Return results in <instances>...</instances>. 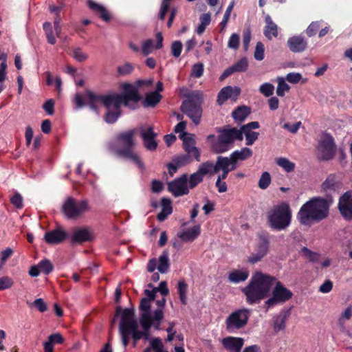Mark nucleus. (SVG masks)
Masks as SVG:
<instances>
[{"label": "nucleus", "instance_id": "1", "mask_svg": "<svg viewBox=\"0 0 352 352\" xmlns=\"http://www.w3.org/2000/svg\"><path fill=\"white\" fill-rule=\"evenodd\" d=\"M329 207L330 202L327 199L315 197L300 207L296 218L301 225L311 226L327 218Z\"/></svg>", "mask_w": 352, "mask_h": 352}, {"label": "nucleus", "instance_id": "2", "mask_svg": "<svg viewBox=\"0 0 352 352\" xmlns=\"http://www.w3.org/2000/svg\"><path fill=\"white\" fill-rule=\"evenodd\" d=\"M276 278L274 276L256 272L252 276L249 284L242 292L246 296V301L250 305L256 304L265 298L269 294Z\"/></svg>", "mask_w": 352, "mask_h": 352}, {"label": "nucleus", "instance_id": "3", "mask_svg": "<svg viewBox=\"0 0 352 352\" xmlns=\"http://www.w3.org/2000/svg\"><path fill=\"white\" fill-rule=\"evenodd\" d=\"M136 129H130L118 133L116 136L117 146H111V148L120 157L129 160L140 169L144 170V162L140 156L134 151L135 145V135Z\"/></svg>", "mask_w": 352, "mask_h": 352}, {"label": "nucleus", "instance_id": "4", "mask_svg": "<svg viewBox=\"0 0 352 352\" xmlns=\"http://www.w3.org/2000/svg\"><path fill=\"white\" fill-rule=\"evenodd\" d=\"M138 327V322L134 318L133 310L131 309H124L121 314L119 332L124 348L128 345L131 336L135 343L143 338L144 332L139 331Z\"/></svg>", "mask_w": 352, "mask_h": 352}, {"label": "nucleus", "instance_id": "5", "mask_svg": "<svg viewBox=\"0 0 352 352\" xmlns=\"http://www.w3.org/2000/svg\"><path fill=\"white\" fill-rule=\"evenodd\" d=\"M292 210L287 202L274 206L267 213V222L276 230H285L291 223Z\"/></svg>", "mask_w": 352, "mask_h": 352}, {"label": "nucleus", "instance_id": "6", "mask_svg": "<svg viewBox=\"0 0 352 352\" xmlns=\"http://www.w3.org/2000/svg\"><path fill=\"white\" fill-rule=\"evenodd\" d=\"M186 98L182 104L181 110L192 120L195 125H198L200 123L203 112L202 94L200 91H194L189 93Z\"/></svg>", "mask_w": 352, "mask_h": 352}, {"label": "nucleus", "instance_id": "7", "mask_svg": "<svg viewBox=\"0 0 352 352\" xmlns=\"http://www.w3.org/2000/svg\"><path fill=\"white\" fill-rule=\"evenodd\" d=\"M217 140L212 144V149L216 153H222L231 148L236 140L241 139V133L235 127H228L219 130Z\"/></svg>", "mask_w": 352, "mask_h": 352}, {"label": "nucleus", "instance_id": "8", "mask_svg": "<svg viewBox=\"0 0 352 352\" xmlns=\"http://www.w3.org/2000/svg\"><path fill=\"white\" fill-rule=\"evenodd\" d=\"M250 314V310L245 308L232 312L225 321L227 331L229 333H234L244 328L248 324Z\"/></svg>", "mask_w": 352, "mask_h": 352}, {"label": "nucleus", "instance_id": "9", "mask_svg": "<svg viewBox=\"0 0 352 352\" xmlns=\"http://www.w3.org/2000/svg\"><path fill=\"white\" fill-rule=\"evenodd\" d=\"M89 210L87 200L76 201L68 197L62 206V211L67 219H76Z\"/></svg>", "mask_w": 352, "mask_h": 352}, {"label": "nucleus", "instance_id": "10", "mask_svg": "<svg viewBox=\"0 0 352 352\" xmlns=\"http://www.w3.org/2000/svg\"><path fill=\"white\" fill-rule=\"evenodd\" d=\"M317 157L320 160L328 161L331 160L336 151V145L333 138L327 133L322 135L316 148Z\"/></svg>", "mask_w": 352, "mask_h": 352}, {"label": "nucleus", "instance_id": "11", "mask_svg": "<svg viewBox=\"0 0 352 352\" xmlns=\"http://www.w3.org/2000/svg\"><path fill=\"white\" fill-rule=\"evenodd\" d=\"M293 296L292 292L286 288L280 282L278 281L272 291V296L266 302L267 308L278 303H283L289 300Z\"/></svg>", "mask_w": 352, "mask_h": 352}, {"label": "nucleus", "instance_id": "12", "mask_svg": "<svg viewBox=\"0 0 352 352\" xmlns=\"http://www.w3.org/2000/svg\"><path fill=\"white\" fill-rule=\"evenodd\" d=\"M151 300L143 298L140 305L141 311L140 322L142 328L146 329V330L151 328L152 325L155 326V324L153 320V316H152L151 314Z\"/></svg>", "mask_w": 352, "mask_h": 352}, {"label": "nucleus", "instance_id": "13", "mask_svg": "<svg viewBox=\"0 0 352 352\" xmlns=\"http://www.w3.org/2000/svg\"><path fill=\"white\" fill-rule=\"evenodd\" d=\"M168 190L175 197L187 195L189 192L188 186V175L184 174L180 177L175 179L168 184Z\"/></svg>", "mask_w": 352, "mask_h": 352}, {"label": "nucleus", "instance_id": "14", "mask_svg": "<svg viewBox=\"0 0 352 352\" xmlns=\"http://www.w3.org/2000/svg\"><path fill=\"white\" fill-rule=\"evenodd\" d=\"M123 93L120 94L122 99V104L126 107H130V102L137 103L140 100L141 97L138 93V89L133 85L124 83L122 85Z\"/></svg>", "mask_w": 352, "mask_h": 352}, {"label": "nucleus", "instance_id": "15", "mask_svg": "<svg viewBox=\"0 0 352 352\" xmlns=\"http://www.w3.org/2000/svg\"><path fill=\"white\" fill-rule=\"evenodd\" d=\"M259 128V123L256 121H253L242 126L238 131L241 133V138L239 140H242L243 135L245 137L246 145L251 146L258 139L259 133L258 132L252 131V129Z\"/></svg>", "mask_w": 352, "mask_h": 352}, {"label": "nucleus", "instance_id": "16", "mask_svg": "<svg viewBox=\"0 0 352 352\" xmlns=\"http://www.w3.org/2000/svg\"><path fill=\"white\" fill-rule=\"evenodd\" d=\"M179 138L183 141L184 150L192 157H194L197 162L200 161V152L195 146V140L194 135L187 133L179 134Z\"/></svg>", "mask_w": 352, "mask_h": 352}, {"label": "nucleus", "instance_id": "17", "mask_svg": "<svg viewBox=\"0 0 352 352\" xmlns=\"http://www.w3.org/2000/svg\"><path fill=\"white\" fill-rule=\"evenodd\" d=\"M140 136L142 139L144 146L146 150L150 151L156 150L157 147V142L155 140L157 133L154 132L152 126L146 129L140 127Z\"/></svg>", "mask_w": 352, "mask_h": 352}, {"label": "nucleus", "instance_id": "18", "mask_svg": "<svg viewBox=\"0 0 352 352\" xmlns=\"http://www.w3.org/2000/svg\"><path fill=\"white\" fill-rule=\"evenodd\" d=\"M338 208L345 219H352V193L351 192H346L340 198Z\"/></svg>", "mask_w": 352, "mask_h": 352}, {"label": "nucleus", "instance_id": "19", "mask_svg": "<svg viewBox=\"0 0 352 352\" xmlns=\"http://www.w3.org/2000/svg\"><path fill=\"white\" fill-rule=\"evenodd\" d=\"M93 239V230L89 227H85L77 228L74 231L71 236V241L74 244H80L91 241Z\"/></svg>", "mask_w": 352, "mask_h": 352}, {"label": "nucleus", "instance_id": "20", "mask_svg": "<svg viewBox=\"0 0 352 352\" xmlns=\"http://www.w3.org/2000/svg\"><path fill=\"white\" fill-rule=\"evenodd\" d=\"M241 93L238 87L227 86L221 89L217 96V103L222 105L226 100L231 99L236 100Z\"/></svg>", "mask_w": 352, "mask_h": 352}, {"label": "nucleus", "instance_id": "21", "mask_svg": "<svg viewBox=\"0 0 352 352\" xmlns=\"http://www.w3.org/2000/svg\"><path fill=\"white\" fill-rule=\"evenodd\" d=\"M100 103L104 105L107 109L120 108L122 104L121 96L119 94L113 93L110 94H100V97L98 98Z\"/></svg>", "mask_w": 352, "mask_h": 352}, {"label": "nucleus", "instance_id": "22", "mask_svg": "<svg viewBox=\"0 0 352 352\" xmlns=\"http://www.w3.org/2000/svg\"><path fill=\"white\" fill-rule=\"evenodd\" d=\"M287 46L292 52L300 53L307 49V41L302 36H293L288 38Z\"/></svg>", "mask_w": 352, "mask_h": 352}, {"label": "nucleus", "instance_id": "23", "mask_svg": "<svg viewBox=\"0 0 352 352\" xmlns=\"http://www.w3.org/2000/svg\"><path fill=\"white\" fill-rule=\"evenodd\" d=\"M248 63L246 58H242L233 65L228 67L221 75L220 80H223L235 72H243L248 69Z\"/></svg>", "mask_w": 352, "mask_h": 352}, {"label": "nucleus", "instance_id": "24", "mask_svg": "<svg viewBox=\"0 0 352 352\" xmlns=\"http://www.w3.org/2000/svg\"><path fill=\"white\" fill-rule=\"evenodd\" d=\"M221 342L223 347L230 352H240L244 344L243 338L231 336L223 338Z\"/></svg>", "mask_w": 352, "mask_h": 352}, {"label": "nucleus", "instance_id": "25", "mask_svg": "<svg viewBox=\"0 0 352 352\" xmlns=\"http://www.w3.org/2000/svg\"><path fill=\"white\" fill-rule=\"evenodd\" d=\"M253 155V152L251 148L248 147H243L240 150H236L232 152L230 157H228V161L232 165L237 166V163L239 161H244L249 158H250Z\"/></svg>", "mask_w": 352, "mask_h": 352}, {"label": "nucleus", "instance_id": "26", "mask_svg": "<svg viewBox=\"0 0 352 352\" xmlns=\"http://www.w3.org/2000/svg\"><path fill=\"white\" fill-rule=\"evenodd\" d=\"M66 232L60 229H55L45 234V242L50 245H56L62 243L67 237Z\"/></svg>", "mask_w": 352, "mask_h": 352}, {"label": "nucleus", "instance_id": "27", "mask_svg": "<svg viewBox=\"0 0 352 352\" xmlns=\"http://www.w3.org/2000/svg\"><path fill=\"white\" fill-rule=\"evenodd\" d=\"M237 166L232 165L228 161V157L219 156L218 157V172L222 170V173L218 176L217 179L224 180L228 177V173L236 168Z\"/></svg>", "mask_w": 352, "mask_h": 352}, {"label": "nucleus", "instance_id": "28", "mask_svg": "<svg viewBox=\"0 0 352 352\" xmlns=\"http://www.w3.org/2000/svg\"><path fill=\"white\" fill-rule=\"evenodd\" d=\"M265 21L266 23L263 31L265 36L269 40H272L273 37H277L278 34V26L269 14L265 16Z\"/></svg>", "mask_w": 352, "mask_h": 352}, {"label": "nucleus", "instance_id": "29", "mask_svg": "<svg viewBox=\"0 0 352 352\" xmlns=\"http://www.w3.org/2000/svg\"><path fill=\"white\" fill-rule=\"evenodd\" d=\"M87 4L89 8L96 13L98 14L100 17L104 21L108 22L111 20V14L104 6L96 3L92 0H88Z\"/></svg>", "mask_w": 352, "mask_h": 352}, {"label": "nucleus", "instance_id": "30", "mask_svg": "<svg viewBox=\"0 0 352 352\" xmlns=\"http://www.w3.org/2000/svg\"><path fill=\"white\" fill-rule=\"evenodd\" d=\"M249 271L247 269L234 270L229 273L228 280L232 283H239L248 279Z\"/></svg>", "mask_w": 352, "mask_h": 352}, {"label": "nucleus", "instance_id": "31", "mask_svg": "<svg viewBox=\"0 0 352 352\" xmlns=\"http://www.w3.org/2000/svg\"><path fill=\"white\" fill-rule=\"evenodd\" d=\"M200 226H194L193 227L178 234V237L183 241H192L200 234Z\"/></svg>", "mask_w": 352, "mask_h": 352}, {"label": "nucleus", "instance_id": "32", "mask_svg": "<svg viewBox=\"0 0 352 352\" xmlns=\"http://www.w3.org/2000/svg\"><path fill=\"white\" fill-rule=\"evenodd\" d=\"M166 303V299L162 298L161 300H157L156 304L158 308L153 312V320L155 321V328L156 329H160V323L164 318L163 308Z\"/></svg>", "mask_w": 352, "mask_h": 352}, {"label": "nucleus", "instance_id": "33", "mask_svg": "<svg viewBox=\"0 0 352 352\" xmlns=\"http://www.w3.org/2000/svg\"><path fill=\"white\" fill-rule=\"evenodd\" d=\"M162 210L157 214V218L160 221H164L173 212L171 201L170 199L162 198L161 200Z\"/></svg>", "mask_w": 352, "mask_h": 352}, {"label": "nucleus", "instance_id": "34", "mask_svg": "<svg viewBox=\"0 0 352 352\" xmlns=\"http://www.w3.org/2000/svg\"><path fill=\"white\" fill-rule=\"evenodd\" d=\"M197 171L203 176L207 174L214 175L218 173V158L215 164L210 161L202 163L199 166Z\"/></svg>", "mask_w": 352, "mask_h": 352}, {"label": "nucleus", "instance_id": "35", "mask_svg": "<svg viewBox=\"0 0 352 352\" xmlns=\"http://www.w3.org/2000/svg\"><path fill=\"white\" fill-rule=\"evenodd\" d=\"M170 267L169 253L164 250L159 256L158 271L162 274L166 273Z\"/></svg>", "mask_w": 352, "mask_h": 352}, {"label": "nucleus", "instance_id": "36", "mask_svg": "<svg viewBox=\"0 0 352 352\" xmlns=\"http://www.w3.org/2000/svg\"><path fill=\"white\" fill-rule=\"evenodd\" d=\"M250 108L243 105L235 109L234 111H233L232 116L235 120L242 122L250 114Z\"/></svg>", "mask_w": 352, "mask_h": 352}, {"label": "nucleus", "instance_id": "37", "mask_svg": "<svg viewBox=\"0 0 352 352\" xmlns=\"http://www.w3.org/2000/svg\"><path fill=\"white\" fill-rule=\"evenodd\" d=\"M162 96L157 91H152L146 94L145 99L144 101V107H154L161 100Z\"/></svg>", "mask_w": 352, "mask_h": 352}, {"label": "nucleus", "instance_id": "38", "mask_svg": "<svg viewBox=\"0 0 352 352\" xmlns=\"http://www.w3.org/2000/svg\"><path fill=\"white\" fill-rule=\"evenodd\" d=\"M188 162V156H182L174 160V162L168 164L169 173L173 175L177 170L178 168L184 165Z\"/></svg>", "mask_w": 352, "mask_h": 352}, {"label": "nucleus", "instance_id": "39", "mask_svg": "<svg viewBox=\"0 0 352 352\" xmlns=\"http://www.w3.org/2000/svg\"><path fill=\"white\" fill-rule=\"evenodd\" d=\"M287 314L286 313L280 314L274 320V330L275 332L284 330L285 329V323L287 320Z\"/></svg>", "mask_w": 352, "mask_h": 352}, {"label": "nucleus", "instance_id": "40", "mask_svg": "<svg viewBox=\"0 0 352 352\" xmlns=\"http://www.w3.org/2000/svg\"><path fill=\"white\" fill-rule=\"evenodd\" d=\"M336 187V177L333 175H329L322 184V189L325 192H334Z\"/></svg>", "mask_w": 352, "mask_h": 352}, {"label": "nucleus", "instance_id": "41", "mask_svg": "<svg viewBox=\"0 0 352 352\" xmlns=\"http://www.w3.org/2000/svg\"><path fill=\"white\" fill-rule=\"evenodd\" d=\"M352 317V305H349L345 310L341 314L338 318V324L342 331H344V323L346 320H349Z\"/></svg>", "mask_w": 352, "mask_h": 352}, {"label": "nucleus", "instance_id": "42", "mask_svg": "<svg viewBox=\"0 0 352 352\" xmlns=\"http://www.w3.org/2000/svg\"><path fill=\"white\" fill-rule=\"evenodd\" d=\"M278 166L283 168L287 173L292 172L295 168V164L285 157H279L276 160Z\"/></svg>", "mask_w": 352, "mask_h": 352}, {"label": "nucleus", "instance_id": "43", "mask_svg": "<svg viewBox=\"0 0 352 352\" xmlns=\"http://www.w3.org/2000/svg\"><path fill=\"white\" fill-rule=\"evenodd\" d=\"M269 248V240L265 234H261L259 236V242L257 245L256 252H258L263 255H266Z\"/></svg>", "mask_w": 352, "mask_h": 352}, {"label": "nucleus", "instance_id": "44", "mask_svg": "<svg viewBox=\"0 0 352 352\" xmlns=\"http://www.w3.org/2000/svg\"><path fill=\"white\" fill-rule=\"evenodd\" d=\"M177 290L182 303L186 305L187 304L188 285L184 280H182L178 282Z\"/></svg>", "mask_w": 352, "mask_h": 352}, {"label": "nucleus", "instance_id": "45", "mask_svg": "<svg viewBox=\"0 0 352 352\" xmlns=\"http://www.w3.org/2000/svg\"><path fill=\"white\" fill-rule=\"evenodd\" d=\"M121 111L120 108L118 109H107V111L104 116V120L109 124H113L117 121L118 118L120 116Z\"/></svg>", "mask_w": 352, "mask_h": 352}, {"label": "nucleus", "instance_id": "46", "mask_svg": "<svg viewBox=\"0 0 352 352\" xmlns=\"http://www.w3.org/2000/svg\"><path fill=\"white\" fill-rule=\"evenodd\" d=\"M43 27L47 42L51 45H54L56 40L53 32L52 24L50 22H45Z\"/></svg>", "mask_w": 352, "mask_h": 352}, {"label": "nucleus", "instance_id": "47", "mask_svg": "<svg viewBox=\"0 0 352 352\" xmlns=\"http://www.w3.org/2000/svg\"><path fill=\"white\" fill-rule=\"evenodd\" d=\"M204 179V176L198 171L190 175L188 179V186L189 188L192 189L200 184Z\"/></svg>", "mask_w": 352, "mask_h": 352}, {"label": "nucleus", "instance_id": "48", "mask_svg": "<svg viewBox=\"0 0 352 352\" xmlns=\"http://www.w3.org/2000/svg\"><path fill=\"white\" fill-rule=\"evenodd\" d=\"M134 70L132 63L126 62L117 67V72L119 76H124L131 74Z\"/></svg>", "mask_w": 352, "mask_h": 352}, {"label": "nucleus", "instance_id": "49", "mask_svg": "<svg viewBox=\"0 0 352 352\" xmlns=\"http://www.w3.org/2000/svg\"><path fill=\"white\" fill-rule=\"evenodd\" d=\"M87 96L88 98V105L92 110L96 111L98 110L97 103H100V100L98 98L100 97V94H96L91 91H87Z\"/></svg>", "mask_w": 352, "mask_h": 352}, {"label": "nucleus", "instance_id": "50", "mask_svg": "<svg viewBox=\"0 0 352 352\" xmlns=\"http://www.w3.org/2000/svg\"><path fill=\"white\" fill-rule=\"evenodd\" d=\"M38 267H40L41 272L45 275H48L54 270L53 264L48 259H43V260L41 261L38 263Z\"/></svg>", "mask_w": 352, "mask_h": 352}, {"label": "nucleus", "instance_id": "51", "mask_svg": "<svg viewBox=\"0 0 352 352\" xmlns=\"http://www.w3.org/2000/svg\"><path fill=\"white\" fill-rule=\"evenodd\" d=\"M271 184L270 174L265 171L263 172L258 180V186L262 190H265Z\"/></svg>", "mask_w": 352, "mask_h": 352}, {"label": "nucleus", "instance_id": "52", "mask_svg": "<svg viewBox=\"0 0 352 352\" xmlns=\"http://www.w3.org/2000/svg\"><path fill=\"white\" fill-rule=\"evenodd\" d=\"M14 284V280L10 276H3L0 277V291L12 288Z\"/></svg>", "mask_w": 352, "mask_h": 352}, {"label": "nucleus", "instance_id": "53", "mask_svg": "<svg viewBox=\"0 0 352 352\" xmlns=\"http://www.w3.org/2000/svg\"><path fill=\"white\" fill-rule=\"evenodd\" d=\"M172 0H162L160 12L158 14V19L164 21L165 16L170 9V6Z\"/></svg>", "mask_w": 352, "mask_h": 352}, {"label": "nucleus", "instance_id": "54", "mask_svg": "<svg viewBox=\"0 0 352 352\" xmlns=\"http://www.w3.org/2000/svg\"><path fill=\"white\" fill-rule=\"evenodd\" d=\"M289 89V86L285 82L283 78H278V86L276 89V94L278 96H284L285 91H288Z\"/></svg>", "mask_w": 352, "mask_h": 352}, {"label": "nucleus", "instance_id": "55", "mask_svg": "<svg viewBox=\"0 0 352 352\" xmlns=\"http://www.w3.org/2000/svg\"><path fill=\"white\" fill-rule=\"evenodd\" d=\"M260 92L263 94L265 97L271 96L274 91V87L272 84L265 82L261 85L259 87Z\"/></svg>", "mask_w": 352, "mask_h": 352}, {"label": "nucleus", "instance_id": "56", "mask_svg": "<svg viewBox=\"0 0 352 352\" xmlns=\"http://www.w3.org/2000/svg\"><path fill=\"white\" fill-rule=\"evenodd\" d=\"M320 27V21H313L307 27V28L305 30V32L309 37H312L314 35H316V34L318 31Z\"/></svg>", "mask_w": 352, "mask_h": 352}, {"label": "nucleus", "instance_id": "57", "mask_svg": "<svg viewBox=\"0 0 352 352\" xmlns=\"http://www.w3.org/2000/svg\"><path fill=\"white\" fill-rule=\"evenodd\" d=\"M234 2L232 1L230 3V5L228 6V7L227 8V9H226V12L224 13L223 20L220 23V25L221 27V30H223L226 27L227 23H228V20H229L231 12L233 8H234Z\"/></svg>", "mask_w": 352, "mask_h": 352}, {"label": "nucleus", "instance_id": "58", "mask_svg": "<svg viewBox=\"0 0 352 352\" xmlns=\"http://www.w3.org/2000/svg\"><path fill=\"white\" fill-rule=\"evenodd\" d=\"M264 45L261 42H258L256 45L254 51V58L257 60H262L264 58Z\"/></svg>", "mask_w": 352, "mask_h": 352}, {"label": "nucleus", "instance_id": "59", "mask_svg": "<svg viewBox=\"0 0 352 352\" xmlns=\"http://www.w3.org/2000/svg\"><path fill=\"white\" fill-rule=\"evenodd\" d=\"M239 45V36L236 33H233L229 38L228 47L232 50H237Z\"/></svg>", "mask_w": 352, "mask_h": 352}, {"label": "nucleus", "instance_id": "60", "mask_svg": "<svg viewBox=\"0 0 352 352\" xmlns=\"http://www.w3.org/2000/svg\"><path fill=\"white\" fill-rule=\"evenodd\" d=\"M182 50V44L181 41H176L172 43L171 53L174 57L178 58L181 54Z\"/></svg>", "mask_w": 352, "mask_h": 352}, {"label": "nucleus", "instance_id": "61", "mask_svg": "<svg viewBox=\"0 0 352 352\" xmlns=\"http://www.w3.org/2000/svg\"><path fill=\"white\" fill-rule=\"evenodd\" d=\"M204 73V65L201 63L195 64L192 66L191 76L195 78H200Z\"/></svg>", "mask_w": 352, "mask_h": 352}, {"label": "nucleus", "instance_id": "62", "mask_svg": "<svg viewBox=\"0 0 352 352\" xmlns=\"http://www.w3.org/2000/svg\"><path fill=\"white\" fill-rule=\"evenodd\" d=\"M73 56L78 62H83L88 58V55L83 52L80 48H76L74 50Z\"/></svg>", "mask_w": 352, "mask_h": 352}, {"label": "nucleus", "instance_id": "63", "mask_svg": "<svg viewBox=\"0 0 352 352\" xmlns=\"http://www.w3.org/2000/svg\"><path fill=\"white\" fill-rule=\"evenodd\" d=\"M13 250L10 248H7L0 253V261L1 265H3L7 260L12 255Z\"/></svg>", "mask_w": 352, "mask_h": 352}, {"label": "nucleus", "instance_id": "64", "mask_svg": "<svg viewBox=\"0 0 352 352\" xmlns=\"http://www.w3.org/2000/svg\"><path fill=\"white\" fill-rule=\"evenodd\" d=\"M153 48V41L151 39L145 41L142 47V52L144 56L151 53Z\"/></svg>", "mask_w": 352, "mask_h": 352}]
</instances>
